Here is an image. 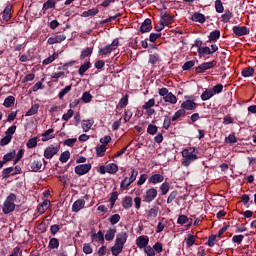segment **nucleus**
I'll list each match as a JSON object with an SVG mask.
<instances>
[{"instance_id":"3","label":"nucleus","mask_w":256,"mask_h":256,"mask_svg":"<svg viewBox=\"0 0 256 256\" xmlns=\"http://www.w3.org/2000/svg\"><path fill=\"white\" fill-rule=\"evenodd\" d=\"M15 201H17V195L11 193L4 201L2 211L5 215H9L12 211H15Z\"/></svg>"},{"instance_id":"21","label":"nucleus","mask_w":256,"mask_h":256,"mask_svg":"<svg viewBox=\"0 0 256 256\" xmlns=\"http://www.w3.org/2000/svg\"><path fill=\"white\" fill-rule=\"evenodd\" d=\"M173 23V16L169 14H164L160 19V25H164V27H167Z\"/></svg>"},{"instance_id":"33","label":"nucleus","mask_w":256,"mask_h":256,"mask_svg":"<svg viewBox=\"0 0 256 256\" xmlns=\"http://www.w3.org/2000/svg\"><path fill=\"white\" fill-rule=\"evenodd\" d=\"M215 94H213L212 89H206L202 94H201V99L202 101H209L211 97H213Z\"/></svg>"},{"instance_id":"49","label":"nucleus","mask_w":256,"mask_h":256,"mask_svg":"<svg viewBox=\"0 0 256 256\" xmlns=\"http://www.w3.org/2000/svg\"><path fill=\"white\" fill-rule=\"evenodd\" d=\"M185 113V110L181 108L172 116V121H177V119H179L180 117H184Z\"/></svg>"},{"instance_id":"1","label":"nucleus","mask_w":256,"mask_h":256,"mask_svg":"<svg viewBox=\"0 0 256 256\" xmlns=\"http://www.w3.org/2000/svg\"><path fill=\"white\" fill-rule=\"evenodd\" d=\"M127 233L122 232L120 234H117L115 244L111 248V252L113 256H119L121 253H123V248L125 247V244L127 243Z\"/></svg>"},{"instance_id":"45","label":"nucleus","mask_w":256,"mask_h":256,"mask_svg":"<svg viewBox=\"0 0 256 256\" xmlns=\"http://www.w3.org/2000/svg\"><path fill=\"white\" fill-rule=\"evenodd\" d=\"M105 151H107V147L105 145L96 147V154L98 157H103V155H105Z\"/></svg>"},{"instance_id":"9","label":"nucleus","mask_w":256,"mask_h":256,"mask_svg":"<svg viewBox=\"0 0 256 256\" xmlns=\"http://www.w3.org/2000/svg\"><path fill=\"white\" fill-rule=\"evenodd\" d=\"M157 197V189L150 188L143 196L144 203H151Z\"/></svg>"},{"instance_id":"11","label":"nucleus","mask_w":256,"mask_h":256,"mask_svg":"<svg viewBox=\"0 0 256 256\" xmlns=\"http://www.w3.org/2000/svg\"><path fill=\"white\" fill-rule=\"evenodd\" d=\"M137 175H139V172L135 169L132 170L131 176L129 177V182L127 183V180H123L120 184L121 189H127L131 183H133L137 179Z\"/></svg>"},{"instance_id":"32","label":"nucleus","mask_w":256,"mask_h":256,"mask_svg":"<svg viewBox=\"0 0 256 256\" xmlns=\"http://www.w3.org/2000/svg\"><path fill=\"white\" fill-rule=\"evenodd\" d=\"M88 69H91V62H84L78 70L79 75L83 77Z\"/></svg>"},{"instance_id":"39","label":"nucleus","mask_w":256,"mask_h":256,"mask_svg":"<svg viewBox=\"0 0 256 256\" xmlns=\"http://www.w3.org/2000/svg\"><path fill=\"white\" fill-rule=\"evenodd\" d=\"M59 57V54L57 53H53L52 56H49L48 58L43 60V65H51V63H53V61H55V59H57Z\"/></svg>"},{"instance_id":"14","label":"nucleus","mask_w":256,"mask_h":256,"mask_svg":"<svg viewBox=\"0 0 256 256\" xmlns=\"http://www.w3.org/2000/svg\"><path fill=\"white\" fill-rule=\"evenodd\" d=\"M92 243H105V235L103 231L99 230L97 233L91 234Z\"/></svg>"},{"instance_id":"55","label":"nucleus","mask_w":256,"mask_h":256,"mask_svg":"<svg viewBox=\"0 0 256 256\" xmlns=\"http://www.w3.org/2000/svg\"><path fill=\"white\" fill-rule=\"evenodd\" d=\"M83 252L85 253V255H91V253H93V248L91 247V244L85 243L83 245Z\"/></svg>"},{"instance_id":"63","label":"nucleus","mask_w":256,"mask_h":256,"mask_svg":"<svg viewBox=\"0 0 256 256\" xmlns=\"http://www.w3.org/2000/svg\"><path fill=\"white\" fill-rule=\"evenodd\" d=\"M225 142L230 144L237 143V137L234 136V134H230L228 137L225 138Z\"/></svg>"},{"instance_id":"36","label":"nucleus","mask_w":256,"mask_h":256,"mask_svg":"<svg viewBox=\"0 0 256 256\" xmlns=\"http://www.w3.org/2000/svg\"><path fill=\"white\" fill-rule=\"evenodd\" d=\"M16 155H17V152L15 150H12L11 152L5 154L3 156L4 163H9V161H13Z\"/></svg>"},{"instance_id":"7","label":"nucleus","mask_w":256,"mask_h":256,"mask_svg":"<svg viewBox=\"0 0 256 256\" xmlns=\"http://www.w3.org/2000/svg\"><path fill=\"white\" fill-rule=\"evenodd\" d=\"M74 171L76 175H87V173L91 171V164L87 163L78 165L74 168Z\"/></svg>"},{"instance_id":"6","label":"nucleus","mask_w":256,"mask_h":256,"mask_svg":"<svg viewBox=\"0 0 256 256\" xmlns=\"http://www.w3.org/2000/svg\"><path fill=\"white\" fill-rule=\"evenodd\" d=\"M153 107H155V98L149 99L147 102H145L142 109L146 111L145 113L148 115V117H151V115L155 113V109H153Z\"/></svg>"},{"instance_id":"57","label":"nucleus","mask_w":256,"mask_h":256,"mask_svg":"<svg viewBox=\"0 0 256 256\" xmlns=\"http://www.w3.org/2000/svg\"><path fill=\"white\" fill-rule=\"evenodd\" d=\"M53 7H55V1L53 0H48L43 4L44 11H47V9H53Z\"/></svg>"},{"instance_id":"50","label":"nucleus","mask_w":256,"mask_h":256,"mask_svg":"<svg viewBox=\"0 0 256 256\" xmlns=\"http://www.w3.org/2000/svg\"><path fill=\"white\" fill-rule=\"evenodd\" d=\"M161 195H167L169 193V182H164L160 186Z\"/></svg>"},{"instance_id":"5","label":"nucleus","mask_w":256,"mask_h":256,"mask_svg":"<svg viewBox=\"0 0 256 256\" xmlns=\"http://www.w3.org/2000/svg\"><path fill=\"white\" fill-rule=\"evenodd\" d=\"M117 47H119V39H114L111 44H108L104 46L103 48H100L98 50L99 55H110V53H113V51L117 50Z\"/></svg>"},{"instance_id":"34","label":"nucleus","mask_w":256,"mask_h":256,"mask_svg":"<svg viewBox=\"0 0 256 256\" xmlns=\"http://www.w3.org/2000/svg\"><path fill=\"white\" fill-rule=\"evenodd\" d=\"M127 105H129V95L126 94L125 97L120 99L117 105V109H123L127 107Z\"/></svg>"},{"instance_id":"31","label":"nucleus","mask_w":256,"mask_h":256,"mask_svg":"<svg viewBox=\"0 0 256 256\" xmlns=\"http://www.w3.org/2000/svg\"><path fill=\"white\" fill-rule=\"evenodd\" d=\"M255 75V68L254 67H247L242 70V77H253Z\"/></svg>"},{"instance_id":"23","label":"nucleus","mask_w":256,"mask_h":256,"mask_svg":"<svg viewBox=\"0 0 256 256\" xmlns=\"http://www.w3.org/2000/svg\"><path fill=\"white\" fill-rule=\"evenodd\" d=\"M152 26H151V19L147 18L141 25L140 31L141 33H149L151 31Z\"/></svg>"},{"instance_id":"48","label":"nucleus","mask_w":256,"mask_h":256,"mask_svg":"<svg viewBox=\"0 0 256 256\" xmlns=\"http://www.w3.org/2000/svg\"><path fill=\"white\" fill-rule=\"evenodd\" d=\"M215 243H217V235H210L206 245H208V247H214Z\"/></svg>"},{"instance_id":"56","label":"nucleus","mask_w":256,"mask_h":256,"mask_svg":"<svg viewBox=\"0 0 256 256\" xmlns=\"http://www.w3.org/2000/svg\"><path fill=\"white\" fill-rule=\"evenodd\" d=\"M75 111H73V109H69L67 111V113L63 114L62 116V120L63 121H69V119H71V117H73Z\"/></svg>"},{"instance_id":"25","label":"nucleus","mask_w":256,"mask_h":256,"mask_svg":"<svg viewBox=\"0 0 256 256\" xmlns=\"http://www.w3.org/2000/svg\"><path fill=\"white\" fill-rule=\"evenodd\" d=\"M122 207H124V209H131V207H133V198L131 196L124 197Z\"/></svg>"},{"instance_id":"43","label":"nucleus","mask_w":256,"mask_h":256,"mask_svg":"<svg viewBox=\"0 0 256 256\" xmlns=\"http://www.w3.org/2000/svg\"><path fill=\"white\" fill-rule=\"evenodd\" d=\"M107 173L115 174L119 171V167L115 163L108 164L107 166Z\"/></svg>"},{"instance_id":"13","label":"nucleus","mask_w":256,"mask_h":256,"mask_svg":"<svg viewBox=\"0 0 256 256\" xmlns=\"http://www.w3.org/2000/svg\"><path fill=\"white\" fill-rule=\"evenodd\" d=\"M65 39H67V36H65V34H58L48 38L47 43L48 45H55L57 43H63Z\"/></svg>"},{"instance_id":"37","label":"nucleus","mask_w":256,"mask_h":256,"mask_svg":"<svg viewBox=\"0 0 256 256\" xmlns=\"http://www.w3.org/2000/svg\"><path fill=\"white\" fill-rule=\"evenodd\" d=\"M192 21H196L198 23H205V15L196 12L192 15Z\"/></svg>"},{"instance_id":"8","label":"nucleus","mask_w":256,"mask_h":256,"mask_svg":"<svg viewBox=\"0 0 256 256\" xmlns=\"http://www.w3.org/2000/svg\"><path fill=\"white\" fill-rule=\"evenodd\" d=\"M217 65L216 60H212L211 62H204L200 66L196 67V73H204L207 69H213Z\"/></svg>"},{"instance_id":"26","label":"nucleus","mask_w":256,"mask_h":256,"mask_svg":"<svg viewBox=\"0 0 256 256\" xmlns=\"http://www.w3.org/2000/svg\"><path fill=\"white\" fill-rule=\"evenodd\" d=\"M148 63H150V65H159V63H161V57H159L157 53L150 54Z\"/></svg>"},{"instance_id":"52","label":"nucleus","mask_w":256,"mask_h":256,"mask_svg":"<svg viewBox=\"0 0 256 256\" xmlns=\"http://www.w3.org/2000/svg\"><path fill=\"white\" fill-rule=\"evenodd\" d=\"M37 145V137L31 138L26 143V147L28 149H34V147Z\"/></svg>"},{"instance_id":"44","label":"nucleus","mask_w":256,"mask_h":256,"mask_svg":"<svg viewBox=\"0 0 256 256\" xmlns=\"http://www.w3.org/2000/svg\"><path fill=\"white\" fill-rule=\"evenodd\" d=\"M196 239L197 237L195 235H188V237L185 239L187 247H193Z\"/></svg>"},{"instance_id":"60","label":"nucleus","mask_w":256,"mask_h":256,"mask_svg":"<svg viewBox=\"0 0 256 256\" xmlns=\"http://www.w3.org/2000/svg\"><path fill=\"white\" fill-rule=\"evenodd\" d=\"M11 139H13V136L6 134V136L2 138V140L0 141V145L2 146L9 145V143H11Z\"/></svg>"},{"instance_id":"58","label":"nucleus","mask_w":256,"mask_h":256,"mask_svg":"<svg viewBox=\"0 0 256 256\" xmlns=\"http://www.w3.org/2000/svg\"><path fill=\"white\" fill-rule=\"evenodd\" d=\"M91 99H93V96L89 92H84L82 95V101L84 103H91Z\"/></svg>"},{"instance_id":"10","label":"nucleus","mask_w":256,"mask_h":256,"mask_svg":"<svg viewBox=\"0 0 256 256\" xmlns=\"http://www.w3.org/2000/svg\"><path fill=\"white\" fill-rule=\"evenodd\" d=\"M59 153V146H48L44 151L45 159H53Z\"/></svg>"},{"instance_id":"42","label":"nucleus","mask_w":256,"mask_h":256,"mask_svg":"<svg viewBox=\"0 0 256 256\" xmlns=\"http://www.w3.org/2000/svg\"><path fill=\"white\" fill-rule=\"evenodd\" d=\"M198 53L200 57H205V55H211V48L209 47H202L198 49Z\"/></svg>"},{"instance_id":"28","label":"nucleus","mask_w":256,"mask_h":256,"mask_svg":"<svg viewBox=\"0 0 256 256\" xmlns=\"http://www.w3.org/2000/svg\"><path fill=\"white\" fill-rule=\"evenodd\" d=\"M11 176L12 177L15 176L13 167H8V168H6L2 171V178L3 179H9Z\"/></svg>"},{"instance_id":"64","label":"nucleus","mask_w":256,"mask_h":256,"mask_svg":"<svg viewBox=\"0 0 256 256\" xmlns=\"http://www.w3.org/2000/svg\"><path fill=\"white\" fill-rule=\"evenodd\" d=\"M144 251H145L146 255H148V256H155V250L151 246H146L144 248Z\"/></svg>"},{"instance_id":"15","label":"nucleus","mask_w":256,"mask_h":256,"mask_svg":"<svg viewBox=\"0 0 256 256\" xmlns=\"http://www.w3.org/2000/svg\"><path fill=\"white\" fill-rule=\"evenodd\" d=\"M232 31L237 37H243V35L249 34V30L245 26H234Z\"/></svg>"},{"instance_id":"62","label":"nucleus","mask_w":256,"mask_h":256,"mask_svg":"<svg viewBox=\"0 0 256 256\" xmlns=\"http://www.w3.org/2000/svg\"><path fill=\"white\" fill-rule=\"evenodd\" d=\"M188 221H189V218H187V216L180 215L178 217L177 223H178V225H185V223H187Z\"/></svg>"},{"instance_id":"29","label":"nucleus","mask_w":256,"mask_h":256,"mask_svg":"<svg viewBox=\"0 0 256 256\" xmlns=\"http://www.w3.org/2000/svg\"><path fill=\"white\" fill-rule=\"evenodd\" d=\"M93 123H95L93 120H83L82 121V129L84 133H88V131L91 130V127H93Z\"/></svg>"},{"instance_id":"20","label":"nucleus","mask_w":256,"mask_h":256,"mask_svg":"<svg viewBox=\"0 0 256 256\" xmlns=\"http://www.w3.org/2000/svg\"><path fill=\"white\" fill-rule=\"evenodd\" d=\"M165 177L161 174H153L148 179L149 183H152V185H157L158 183H163Z\"/></svg>"},{"instance_id":"27","label":"nucleus","mask_w":256,"mask_h":256,"mask_svg":"<svg viewBox=\"0 0 256 256\" xmlns=\"http://www.w3.org/2000/svg\"><path fill=\"white\" fill-rule=\"evenodd\" d=\"M219 37H221V31L214 30L208 36V39H209L208 42L209 43H215V41H217L219 39Z\"/></svg>"},{"instance_id":"24","label":"nucleus","mask_w":256,"mask_h":256,"mask_svg":"<svg viewBox=\"0 0 256 256\" xmlns=\"http://www.w3.org/2000/svg\"><path fill=\"white\" fill-rule=\"evenodd\" d=\"M55 130L53 128L48 129L46 132L42 134V141L45 143L46 141H49L50 139H55V136L52 134Z\"/></svg>"},{"instance_id":"19","label":"nucleus","mask_w":256,"mask_h":256,"mask_svg":"<svg viewBox=\"0 0 256 256\" xmlns=\"http://www.w3.org/2000/svg\"><path fill=\"white\" fill-rule=\"evenodd\" d=\"M84 207H85V200L79 199L73 203L72 211L73 213H79V211H81V209H83Z\"/></svg>"},{"instance_id":"17","label":"nucleus","mask_w":256,"mask_h":256,"mask_svg":"<svg viewBox=\"0 0 256 256\" xmlns=\"http://www.w3.org/2000/svg\"><path fill=\"white\" fill-rule=\"evenodd\" d=\"M181 109L184 111H193V109H197V103L192 100H186L181 104Z\"/></svg>"},{"instance_id":"59","label":"nucleus","mask_w":256,"mask_h":256,"mask_svg":"<svg viewBox=\"0 0 256 256\" xmlns=\"http://www.w3.org/2000/svg\"><path fill=\"white\" fill-rule=\"evenodd\" d=\"M243 239H245V236L243 235H235L232 238V242L233 243H237L238 245H241V243H243Z\"/></svg>"},{"instance_id":"12","label":"nucleus","mask_w":256,"mask_h":256,"mask_svg":"<svg viewBox=\"0 0 256 256\" xmlns=\"http://www.w3.org/2000/svg\"><path fill=\"white\" fill-rule=\"evenodd\" d=\"M29 167L31 171H33L34 173H37L38 171H41V167H43V162L39 158H34L30 162Z\"/></svg>"},{"instance_id":"61","label":"nucleus","mask_w":256,"mask_h":256,"mask_svg":"<svg viewBox=\"0 0 256 256\" xmlns=\"http://www.w3.org/2000/svg\"><path fill=\"white\" fill-rule=\"evenodd\" d=\"M221 91H223V84L215 85V86L212 88V93H213L214 95H217V94L221 93Z\"/></svg>"},{"instance_id":"4","label":"nucleus","mask_w":256,"mask_h":256,"mask_svg":"<svg viewBox=\"0 0 256 256\" xmlns=\"http://www.w3.org/2000/svg\"><path fill=\"white\" fill-rule=\"evenodd\" d=\"M158 93L160 97H163L165 103H170V105H175L177 103V96H175L172 92H169V89L160 88Z\"/></svg>"},{"instance_id":"54","label":"nucleus","mask_w":256,"mask_h":256,"mask_svg":"<svg viewBox=\"0 0 256 256\" xmlns=\"http://www.w3.org/2000/svg\"><path fill=\"white\" fill-rule=\"evenodd\" d=\"M192 67H195V61L190 60L184 63L182 66L183 71H189Z\"/></svg>"},{"instance_id":"51","label":"nucleus","mask_w":256,"mask_h":256,"mask_svg":"<svg viewBox=\"0 0 256 256\" xmlns=\"http://www.w3.org/2000/svg\"><path fill=\"white\" fill-rule=\"evenodd\" d=\"M71 88H72L71 85L66 86L65 88H63V89L59 92V94H58L59 99H63V97H65V95H67V93H69V91H71Z\"/></svg>"},{"instance_id":"16","label":"nucleus","mask_w":256,"mask_h":256,"mask_svg":"<svg viewBox=\"0 0 256 256\" xmlns=\"http://www.w3.org/2000/svg\"><path fill=\"white\" fill-rule=\"evenodd\" d=\"M136 245L139 249H145L149 245V237L139 236L136 239Z\"/></svg>"},{"instance_id":"47","label":"nucleus","mask_w":256,"mask_h":256,"mask_svg":"<svg viewBox=\"0 0 256 256\" xmlns=\"http://www.w3.org/2000/svg\"><path fill=\"white\" fill-rule=\"evenodd\" d=\"M215 9L217 13H223V11H225V8L223 7V2L221 0L215 1Z\"/></svg>"},{"instance_id":"35","label":"nucleus","mask_w":256,"mask_h":256,"mask_svg":"<svg viewBox=\"0 0 256 256\" xmlns=\"http://www.w3.org/2000/svg\"><path fill=\"white\" fill-rule=\"evenodd\" d=\"M99 13V9L97 8H91L88 11H84L81 15V17H95Z\"/></svg>"},{"instance_id":"30","label":"nucleus","mask_w":256,"mask_h":256,"mask_svg":"<svg viewBox=\"0 0 256 256\" xmlns=\"http://www.w3.org/2000/svg\"><path fill=\"white\" fill-rule=\"evenodd\" d=\"M11 9H13L11 5L6 6V8L4 9L2 14V19L4 21H9L11 19Z\"/></svg>"},{"instance_id":"41","label":"nucleus","mask_w":256,"mask_h":256,"mask_svg":"<svg viewBox=\"0 0 256 256\" xmlns=\"http://www.w3.org/2000/svg\"><path fill=\"white\" fill-rule=\"evenodd\" d=\"M108 221H109L112 225H117V223H119V221H121V215H119V214L111 215V216L108 218Z\"/></svg>"},{"instance_id":"18","label":"nucleus","mask_w":256,"mask_h":256,"mask_svg":"<svg viewBox=\"0 0 256 256\" xmlns=\"http://www.w3.org/2000/svg\"><path fill=\"white\" fill-rule=\"evenodd\" d=\"M157 215H159V207L154 206L150 210L146 212V218L148 221H153V219H157Z\"/></svg>"},{"instance_id":"53","label":"nucleus","mask_w":256,"mask_h":256,"mask_svg":"<svg viewBox=\"0 0 256 256\" xmlns=\"http://www.w3.org/2000/svg\"><path fill=\"white\" fill-rule=\"evenodd\" d=\"M49 247L50 249H59V240L57 238L50 239Z\"/></svg>"},{"instance_id":"40","label":"nucleus","mask_w":256,"mask_h":256,"mask_svg":"<svg viewBox=\"0 0 256 256\" xmlns=\"http://www.w3.org/2000/svg\"><path fill=\"white\" fill-rule=\"evenodd\" d=\"M71 159V153L69 151H65L60 155V162L61 163H67Z\"/></svg>"},{"instance_id":"2","label":"nucleus","mask_w":256,"mask_h":256,"mask_svg":"<svg viewBox=\"0 0 256 256\" xmlns=\"http://www.w3.org/2000/svg\"><path fill=\"white\" fill-rule=\"evenodd\" d=\"M182 165L183 167H189L193 161H197L198 157L195 153V147L186 148L182 151Z\"/></svg>"},{"instance_id":"46","label":"nucleus","mask_w":256,"mask_h":256,"mask_svg":"<svg viewBox=\"0 0 256 256\" xmlns=\"http://www.w3.org/2000/svg\"><path fill=\"white\" fill-rule=\"evenodd\" d=\"M93 53V48L87 47L86 49L82 50L80 58L85 59V57H89Z\"/></svg>"},{"instance_id":"22","label":"nucleus","mask_w":256,"mask_h":256,"mask_svg":"<svg viewBox=\"0 0 256 256\" xmlns=\"http://www.w3.org/2000/svg\"><path fill=\"white\" fill-rule=\"evenodd\" d=\"M117 234V228L116 227H113V228H110L106 231V234L104 236V239L106 241H113V239H115V235Z\"/></svg>"},{"instance_id":"38","label":"nucleus","mask_w":256,"mask_h":256,"mask_svg":"<svg viewBox=\"0 0 256 256\" xmlns=\"http://www.w3.org/2000/svg\"><path fill=\"white\" fill-rule=\"evenodd\" d=\"M3 105L8 109L9 107H13V105H15V98L13 96H8L7 98H5Z\"/></svg>"}]
</instances>
